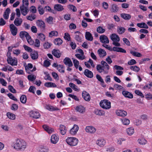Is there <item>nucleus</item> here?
Wrapping results in <instances>:
<instances>
[{
  "label": "nucleus",
  "mask_w": 152,
  "mask_h": 152,
  "mask_svg": "<svg viewBox=\"0 0 152 152\" xmlns=\"http://www.w3.org/2000/svg\"><path fill=\"white\" fill-rule=\"evenodd\" d=\"M100 64H98L96 66L97 71L99 73L103 72L104 74H107L108 72L109 66L104 61H101Z\"/></svg>",
  "instance_id": "f257e3e1"
},
{
  "label": "nucleus",
  "mask_w": 152,
  "mask_h": 152,
  "mask_svg": "<svg viewBox=\"0 0 152 152\" xmlns=\"http://www.w3.org/2000/svg\"><path fill=\"white\" fill-rule=\"evenodd\" d=\"M26 143L24 141L17 139L14 144V148L17 150H23L26 148Z\"/></svg>",
  "instance_id": "f03ea898"
},
{
  "label": "nucleus",
  "mask_w": 152,
  "mask_h": 152,
  "mask_svg": "<svg viewBox=\"0 0 152 152\" xmlns=\"http://www.w3.org/2000/svg\"><path fill=\"white\" fill-rule=\"evenodd\" d=\"M66 141L67 143L70 145L73 146L76 145L78 143V139L74 137H68L66 140Z\"/></svg>",
  "instance_id": "7ed1b4c3"
},
{
  "label": "nucleus",
  "mask_w": 152,
  "mask_h": 152,
  "mask_svg": "<svg viewBox=\"0 0 152 152\" xmlns=\"http://www.w3.org/2000/svg\"><path fill=\"white\" fill-rule=\"evenodd\" d=\"M100 106L105 109H108L111 107V103L107 99L101 101L100 103Z\"/></svg>",
  "instance_id": "20e7f679"
},
{
  "label": "nucleus",
  "mask_w": 152,
  "mask_h": 152,
  "mask_svg": "<svg viewBox=\"0 0 152 152\" xmlns=\"http://www.w3.org/2000/svg\"><path fill=\"white\" fill-rule=\"evenodd\" d=\"M36 23L37 26L41 29H45V22L42 20H37Z\"/></svg>",
  "instance_id": "39448f33"
},
{
  "label": "nucleus",
  "mask_w": 152,
  "mask_h": 152,
  "mask_svg": "<svg viewBox=\"0 0 152 152\" xmlns=\"http://www.w3.org/2000/svg\"><path fill=\"white\" fill-rule=\"evenodd\" d=\"M10 28L12 34L13 36L16 35L18 31L17 27L13 24H11L10 25Z\"/></svg>",
  "instance_id": "423d86ee"
},
{
  "label": "nucleus",
  "mask_w": 152,
  "mask_h": 152,
  "mask_svg": "<svg viewBox=\"0 0 152 152\" xmlns=\"http://www.w3.org/2000/svg\"><path fill=\"white\" fill-rule=\"evenodd\" d=\"M21 14L23 16H25L29 12V10L27 7H26L23 4L20 7Z\"/></svg>",
  "instance_id": "0eeeda50"
},
{
  "label": "nucleus",
  "mask_w": 152,
  "mask_h": 152,
  "mask_svg": "<svg viewBox=\"0 0 152 152\" xmlns=\"http://www.w3.org/2000/svg\"><path fill=\"white\" fill-rule=\"evenodd\" d=\"M83 98L86 101H89L91 99L90 95L88 93L85 91H83L82 93Z\"/></svg>",
  "instance_id": "6e6552de"
},
{
  "label": "nucleus",
  "mask_w": 152,
  "mask_h": 152,
  "mask_svg": "<svg viewBox=\"0 0 152 152\" xmlns=\"http://www.w3.org/2000/svg\"><path fill=\"white\" fill-rule=\"evenodd\" d=\"M110 38L113 42H119L120 40V38L119 36L115 34H112L110 36Z\"/></svg>",
  "instance_id": "1a4fd4ad"
},
{
  "label": "nucleus",
  "mask_w": 152,
  "mask_h": 152,
  "mask_svg": "<svg viewBox=\"0 0 152 152\" xmlns=\"http://www.w3.org/2000/svg\"><path fill=\"white\" fill-rule=\"evenodd\" d=\"M99 39L101 42L104 43H109V40L107 37L105 35H101Z\"/></svg>",
  "instance_id": "9d476101"
},
{
  "label": "nucleus",
  "mask_w": 152,
  "mask_h": 152,
  "mask_svg": "<svg viewBox=\"0 0 152 152\" xmlns=\"http://www.w3.org/2000/svg\"><path fill=\"white\" fill-rule=\"evenodd\" d=\"M64 64L68 66L72 67L73 66V64L71 59L69 58L66 57L64 60Z\"/></svg>",
  "instance_id": "9b49d317"
},
{
  "label": "nucleus",
  "mask_w": 152,
  "mask_h": 152,
  "mask_svg": "<svg viewBox=\"0 0 152 152\" xmlns=\"http://www.w3.org/2000/svg\"><path fill=\"white\" fill-rule=\"evenodd\" d=\"M78 129V126L77 125H74L73 127L70 130V133L72 135H75Z\"/></svg>",
  "instance_id": "f8f14e48"
},
{
  "label": "nucleus",
  "mask_w": 152,
  "mask_h": 152,
  "mask_svg": "<svg viewBox=\"0 0 152 152\" xmlns=\"http://www.w3.org/2000/svg\"><path fill=\"white\" fill-rule=\"evenodd\" d=\"M52 54L53 55L56 57L59 58L61 55L60 51L58 50L54 49L52 52Z\"/></svg>",
  "instance_id": "ddd939ff"
},
{
  "label": "nucleus",
  "mask_w": 152,
  "mask_h": 152,
  "mask_svg": "<svg viewBox=\"0 0 152 152\" xmlns=\"http://www.w3.org/2000/svg\"><path fill=\"white\" fill-rule=\"evenodd\" d=\"M84 73L88 77L92 78L93 77V72L88 69H86L84 72Z\"/></svg>",
  "instance_id": "4468645a"
},
{
  "label": "nucleus",
  "mask_w": 152,
  "mask_h": 152,
  "mask_svg": "<svg viewBox=\"0 0 152 152\" xmlns=\"http://www.w3.org/2000/svg\"><path fill=\"white\" fill-rule=\"evenodd\" d=\"M122 94L125 97L127 98L132 99L133 97V95L132 94L127 91H123Z\"/></svg>",
  "instance_id": "2eb2a0df"
},
{
  "label": "nucleus",
  "mask_w": 152,
  "mask_h": 152,
  "mask_svg": "<svg viewBox=\"0 0 152 152\" xmlns=\"http://www.w3.org/2000/svg\"><path fill=\"white\" fill-rule=\"evenodd\" d=\"M31 117L35 119L39 118L40 117V115L39 113L37 111H32L30 113Z\"/></svg>",
  "instance_id": "dca6fc26"
},
{
  "label": "nucleus",
  "mask_w": 152,
  "mask_h": 152,
  "mask_svg": "<svg viewBox=\"0 0 152 152\" xmlns=\"http://www.w3.org/2000/svg\"><path fill=\"white\" fill-rule=\"evenodd\" d=\"M86 130L87 132L94 133L96 131V129L92 126H87L86 128Z\"/></svg>",
  "instance_id": "f3484780"
},
{
  "label": "nucleus",
  "mask_w": 152,
  "mask_h": 152,
  "mask_svg": "<svg viewBox=\"0 0 152 152\" xmlns=\"http://www.w3.org/2000/svg\"><path fill=\"white\" fill-rule=\"evenodd\" d=\"M106 141L103 139H99L96 142V144L100 147H103Z\"/></svg>",
  "instance_id": "a211bd4d"
},
{
  "label": "nucleus",
  "mask_w": 152,
  "mask_h": 152,
  "mask_svg": "<svg viewBox=\"0 0 152 152\" xmlns=\"http://www.w3.org/2000/svg\"><path fill=\"white\" fill-rule=\"evenodd\" d=\"M59 140L58 137L55 134H53L51 136V143L55 144L57 143Z\"/></svg>",
  "instance_id": "6ab92c4d"
},
{
  "label": "nucleus",
  "mask_w": 152,
  "mask_h": 152,
  "mask_svg": "<svg viewBox=\"0 0 152 152\" xmlns=\"http://www.w3.org/2000/svg\"><path fill=\"white\" fill-rule=\"evenodd\" d=\"M42 127L45 131H47L49 134H51L54 131L53 129L50 127L46 125H43Z\"/></svg>",
  "instance_id": "aec40b11"
},
{
  "label": "nucleus",
  "mask_w": 152,
  "mask_h": 152,
  "mask_svg": "<svg viewBox=\"0 0 152 152\" xmlns=\"http://www.w3.org/2000/svg\"><path fill=\"white\" fill-rule=\"evenodd\" d=\"M31 58L34 60L37 59L38 57V55L37 51L34 50L31 52L30 54Z\"/></svg>",
  "instance_id": "412c9836"
},
{
  "label": "nucleus",
  "mask_w": 152,
  "mask_h": 152,
  "mask_svg": "<svg viewBox=\"0 0 152 152\" xmlns=\"http://www.w3.org/2000/svg\"><path fill=\"white\" fill-rule=\"evenodd\" d=\"M10 61H7L8 64H9L12 66H16L17 64V59L14 58H12V59L10 60Z\"/></svg>",
  "instance_id": "4be33fe9"
},
{
  "label": "nucleus",
  "mask_w": 152,
  "mask_h": 152,
  "mask_svg": "<svg viewBox=\"0 0 152 152\" xmlns=\"http://www.w3.org/2000/svg\"><path fill=\"white\" fill-rule=\"evenodd\" d=\"M54 9L56 11H61L64 10V8L60 4H56L54 6Z\"/></svg>",
  "instance_id": "5701e85b"
},
{
  "label": "nucleus",
  "mask_w": 152,
  "mask_h": 152,
  "mask_svg": "<svg viewBox=\"0 0 152 152\" xmlns=\"http://www.w3.org/2000/svg\"><path fill=\"white\" fill-rule=\"evenodd\" d=\"M126 30L124 28L119 26H118L117 29V32L119 34H121L124 33Z\"/></svg>",
  "instance_id": "b1692460"
},
{
  "label": "nucleus",
  "mask_w": 152,
  "mask_h": 152,
  "mask_svg": "<svg viewBox=\"0 0 152 152\" xmlns=\"http://www.w3.org/2000/svg\"><path fill=\"white\" fill-rule=\"evenodd\" d=\"M59 129L60 130V133L61 134L64 135L66 134V129L65 126L62 125H61L60 126Z\"/></svg>",
  "instance_id": "393cba45"
},
{
  "label": "nucleus",
  "mask_w": 152,
  "mask_h": 152,
  "mask_svg": "<svg viewBox=\"0 0 152 152\" xmlns=\"http://www.w3.org/2000/svg\"><path fill=\"white\" fill-rule=\"evenodd\" d=\"M113 51H114L120 52L124 53H126V50L122 48L115 47L113 48Z\"/></svg>",
  "instance_id": "a878e982"
},
{
  "label": "nucleus",
  "mask_w": 152,
  "mask_h": 152,
  "mask_svg": "<svg viewBox=\"0 0 152 152\" xmlns=\"http://www.w3.org/2000/svg\"><path fill=\"white\" fill-rule=\"evenodd\" d=\"M117 115L121 116H125L127 115V113L125 111L122 110H118L116 112Z\"/></svg>",
  "instance_id": "bb28decb"
},
{
  "label": "nucleus",
  "mask_w": 152,
  "mask_h": 152,
  "mask_svg": "<svg viewBox=\"0 0 152 152\" xmlns=\"http://www.w3.org/2000/svg\"><path fill=\"white\" fill-rule=\"evenodd\" d=\"M23 22L21 18H16L14 21V23L17 26H19L21 25Z\"/></svg>",
  "instance_id": "cd10ccee"
},
{
  "label": "nucleus",
  "mask_w": 152,
  "mask_h": 152,
  "mask_svg": "<svg viewBox=\"0 0 152 152\" xmlns=\"http://www.w3.org/2000/svg\"><path fill=\"white\" fill-rule=\"evenodd\" d=\"M98 52L100 57H103L106 56L107 53L105 50L100 48L98 50Z\"/></svg>",
  "instance_id": "c85d7f7f"
},
{
  "label": "nucleus",
  "mask_w": 152,
  "mask_h": 152,
  "mask_svg": "<svg viewBox=\"0 0 152 152\" xmlns=\"http://www.w3.org/2000/svg\"><path fill=\"white\" fill-rule=\"evenodd\" d=\"M85 37L88 40L91 41L93 39V37L91 33L89 32H86Z\"/></svg>",
  "instance_id": "c756f323"
},
{
  "label": "nucleus",
  "mask_w": 152,
  "mask_h": 152,
  "mask_svg": "<svg viewBox=\"0 0 152 152\" xmlns=\"http://www.w3.org/2000/svg\"><path fill=\"white\" fill-rule=\"evenodd\" d=\"M121 17L126 20H129L131 18V15L129 14L122 13L121 14Z\"/></svg>",
  "instance_id": "7c9ffc66"
},
{
  "label": "nucleus",
  "mask_w": 152,
  "mask_h": 152,
  "mask_svg": "<svg viewBox=\"0 0 152 152\" xmlns=\"http://www.w3.org/2000/svg\"><path fill=\"white\" fill-rule=\"evenodd\" d=\"M44 86L48 87H53L55 88L57 87L56 85L53 83L52 82H46L44 84Z\"/></svg>",
  "instance_id": "2f4dec72"
},
{
  "label": "nucleus",
  "mask_w": 152,
  "mask_h": 152,
  "mask_svg": "<svg viewBox=\"0 0 152 152\" xmlns=\"http://www.w3.org/2000/svg\"><path fill=\"white\" fill-rule=\"evenodd\" d=\"M75 110L77 111L80 113H83L85 111V108L82 105H79L77 106Z\"/></svg>",
  "instance_id": "473e14b6"
},
{
  "label": "nucleus",
  "mask_w": 152,
  "mask_h": 152,
  "mask_svg": "<svg viewBox=\"0 0 152 152\" xmlns=\"http://www.w3.org/2000/svg\"><path fill=\"white\" fill-rule=\"evenodd\" d=\"M46 108L47 109L50 111L57 110H58V109L56 107H54L53 106L50 105H47L46 106Z\"/></svg>",
  "instance_id": "72a5a7b5"
},
{
  "label": "nucleus",
  "mask_w": 152,
  "mask_h": 152,
  "mask_svg": "<svg viewBox=\"0 0 152 152\" xmlns=\"http://www.w3.org/2000/svg\"><path fill=\"white\" fill-rule=\"evenodd\" d=\"M137 26L140 28H144L146 29L148 28L147 25L144 22L138 23L137 24Z\"/></svg>",
  "instance_id": "f704fd0d"
},
{
  "label": "nucleus",
  "mask_w": 152,
  "mask_h": 152,
  "mask_svg": "<svg viewBox=\"0 0 152 152\" xmlns=\"http://www.w3.org/2000/svg\"><path fill=\"white\" fill-rule=\"evenodd\" d=\"M49 148L46 146H42L40 147L39 150L40 152H49Z\"/></svg>",
  "instance_id": "c9c22d12"
},
{
  "label": "nucleus",
  "mask_w": 152,
  "mask_h": 152,
  "mask_svg": "<svg viewBox=\"0 0 152 152\" xmlns=\"http://www.w3.org/2000/svg\"><path fill=\"white\" fill-rule=\"evenodd\" d=\"M7 117L10 119L14 120L15 118V115L10 112L7 113Z\"/></svg>",
  "instance_id": "e433bc0d"
},
{
  "label": "nucleus",
  "mask_w": 152,
  "mask_h": 152,
  "mask_svg": "<svg viewBox=\"0 0 152 152\" xmlns=\"http://www.w3.org/2000/svg\"><path fill=\"white\" fill-rule=\"evenodd\" d=\"M63 42L62 40L60 38H57L55 39L54 41V42L56 45H61Z\"/></svg>",
  "instance_id": "4c0bfd02"
},
{
  "label": "nucleus",
  "mask_w": 152,
  "mask_h": 152,
  "mask_svg": "<svg viewBox=\"0 0 152 152\" xmlns=\"http://www.w3.org/2000/svg\"><path fill=\"white\" fill-rule=\"evenodd\" d=\"M95 114L98 115H103L104 114V112L102 110L99 109H96L95 110Z\"/></svg>",
  "instance_id": "58836bf2"
},
{
  "label": "nucleus",
  "mask_w": 152,
  "mask_h": 152,
  "mask_svg": "<svg viewBox=\"0 0 152 152\" xmlns=\"http://www.w3.org/2000/svg\"><path fill=\"white\" fill-rule=\"evenodd\" d=\"M130 52L133 56L137 57H140L142 56L141 54L139 53L136 52L132 50L130 51Z\"/></svg>",
  "instance_id": "ea45409f"
},
{
  "label": "nucleus",
  "mask_w": 152,
  "mask_h": 152,
  "mask_svg": "<svg viewBox=\"0 0 152 152\" xmlns=\"http://www.w3.org/2000/svg\"><path fill=\"white\" fill-rule=\"evenodd\" d=\"M111 9L112 11L114 12H117L119 10L118 7L115 4H113L112 5Z\"/></svg>",
  "instance_id": "a19ab883"
},
{
  "label": "nucleus",
  "mask_w": 152,
  "mask_h": 152,
  "mask_svg": "<svg viewBox=\"0 0 152 152\" xmlns=\"http://www.w3.org/2000/svg\"><path fill=\"white\" fill-rule=\"evenodd\" d=\"M57 69L61 73H64V67L62 65H59Z\"/></svg>",
  "instance_id": "79ce46f5"
},
{
  "label": "nucleus",
  "mask_w": 152,
  "mask_h": 152,
  "mask_svg": "<svg viewBox=\"0 0 152 152\" xmlns=\"http://www.w3.org/2000/svg\"><path fill=\"white\" fill-rule=\"evenodd\" d=\"M138 142L140 144L142 145L145 144L147 142L146 140L143 138L138 139Z\"/></svg>",
  "instance_id": "37998d69"
},
{
  "label": "nucleus",
  "mask_w": 152,
  "mask_h": 152,
  "mask_svg": "<svg viewBox=\"0 0 152 152\" xmlns=\"http://www.w3.org/2000/svg\"><path fill=\"white\" fill-rule=\"evenodd\" d=\"M126 132L129 135H132L134 132V130L133 128L130 127L126 129Z\"/></svg>",
  "instance_id": "c03bdc74"
},
{
  "label": "nucleus",
  "mask_w": 152,
  "mask_h": 152,
  "mask_svg": "<svg viewBox=\"0 0 152 152\" xmlns=\"http://www.w3.org/2000/svg\"><path fill=\"white\" fill-rule=\"evenodd\" d=\"M20 100L21 102L23 103H26V97L25 95H22L20 98Z\"/></svg>",
  "instance_id": "a18cd8bd"
},
{
  "label": "nucleus",
  "mask_w": 152,
  "mask_h": 152,
  "mask_svg": "<svg viewBox=\"0 0 152 152\" xmlns=\"http://www.w3.org/2000/svg\"><path fill=\"white\" fill-rule=\"evenodd\" d=\"M28 33L26 31H21L20 32L19 34V36L20 38H23L26 37L27 35H28Z\"/></svg>",
  "instance_id": "49530a36"
},
{
  "label": "nucleus",
  "mask_w": 152,
  "mask_h": 152,
  "mask_svg": "<svg viewBox=\"0 0 152 152\" xmlns=\"http://www.w3.org/2000/svg\"><path fill=\"white\" fill-rule=\"evenodd\" d=\"M97 31L99 33L102 34L104 33L105 30L101 26H99L96 29Z\"/></svg>",
  "instance_id": "de8ad7c7"
},
{
  "label": "nucleus",
  "mask_w": 152,
  "mask_h": 152,
  "mask_svg": "<svg viewBox=\"0 0 152 152\" xmlns=\"http://www.w3.org/2000/svg\"><path fill=\"white\" fill-rule=\"evenodd\" d=\"M58 34V33L57 31H52L49 33V36L50 37H52L54 36H57Z\"/></svg>",
  "instance_id": "09e8293b"
},
{
  "label": "nucleus",
  "mask_w": 152,
  "mask_h": 152,
  "mask_svg": "<svg viewBox=\"0 0 152 152\" xmlns=\"http://www.w3.org/2000/svg\"><path fill=\"white\" fill-rule=\"evenodd\" d=\"M69 86L73 89L76 91H78L79 89L77 88V87L74 83H70L69 84Z\"/></svg>",
  "instance_id": "8fccbe9b"
},
{
  "label": "nucleus",
  "mask_w": 152,
  "mask_h": 152,
  "mask_svg": "<svg viewBox=\"0 0 152 152\" xmlns=\"http://www.w3.org/2000/svg\"><path fill=\"white\" fill-rule=\"evenodd\" d=\"M130 69L135 72H138L140 70V68L137 66H132L130 67Z\"/></svg>",
  "instance_id": "3c124183"
},
{
  "label": "nucleus",
  "mask_w": 152,
  "mask_h": 152,
  "mask_svg": "<svg viewBox=\"0 0 152 152\" xmlns=\"http://www.w3.org/2000/svg\"><path fill=\"white\" fill-rule=\"evenodd\" d=\"M38 36H39V38L42 41H44L45 40V35L42 33L38 34Z\"/></svg>",
  "instance_id": "603ef678"
},
{
  "label": "nucleus",
  "mask_w": 152,
  "mask_h": 152,
  "mask_svg": "<svg viewBox=\"0 0 152 152\" xmlns=\"http://www.w3.org/2000/svg\"><path fill=\"white\" fill-rule=\"evenodd\" d=\"M75 67L76 69H77L78 68V65L79 64V62L77 59H75L73 58H72Z\"/></svg>",
  "instance_id": "864d4df0"
},
{
  "label": "nucleus",
  "mask_w": 152,
  "mask_h": 152,
  "mask_svg": "<svg viewBox=\"0 0 152 152\" xmlns=\"http://www.w3.org/2000/svg\"><path fill=\"white\" fill-rule=\"evenodd\" d=\"M122 122L123 124L125 125H128L130 123L129 120L128 119L125 118H123L122 119Z\"/></svg>",
  "instance_id": "5fc2aeb1"
},
{
  "label": "nucleus",
  "mask_w": 152,
  "mask_h": 152,
  "mask_svg": "<svg viewBox=\"0 0 152 152\" xmlns=\"http://www.w3.org/2000/svg\"><path fill=\"white\" fill-rule=\"evenodd\" d=\"M36 18V15L31 14L28 16L26 17L27 19L28 20L32 21L35 19Z\"/></svg>",
  "instance_id": "6e6d98bb"
},
{
  "label": "nucleus",
  "mask_w": 152,
  "mask_h": 152,
  "mask_svg": "<svg viewBox=\"0 0 152 152\" xmlns=\"http://www.w3.org/2000/svg\"><path fill=\"white\" fill-rule=\"evenodd\" d=\"M38 10L40 15H42L44 14V9L41 6L38 7Z\"/></svg>",
  "instance_id": "4d7b16f0"
},
{
  "label": "nucleus",
  "mask_w": 152,
  "mask_h": 152,
  "mask_svg": "<svg viewBox=\"0 0 152 152\" xmlns=\"http://www.w3.org/2000/svg\"><path fill=\"white\" fill-rule=\"evenodd\" d=\"M82 35H78L77 34H75V39L77 41L79 42H81V36Z\"/></svg>",
  "instance_id": "13d9d810"
},
{
  "label": "nucleus",
  "mask_w": 152,
  "mask_h": 152,
  "mask_svg": "<svg viewBox=\"0 0 152 152\" xmlns=\"http://www.w3.org/2000/svg\"><path fill=\"white\" fill-rule=\"evenodd\" d=\"M23 47L24 48L25 50L28 52H31L32 51V49L31 48L26 45H23Z\"/></svg>",
  "instance_id": "bf43d9fd"
},
{
  "label": "nucleus",
  "mask_w": 152,
  "mask_h": 152,
  "mask_svg": "<svg viewBox=\"0 0 152 152\" xmlns=\"http://www.w3.org/2000/svg\"><path fill=\"white\" fill-rule=\"evenodd\" d=\"M135 93L139 96H140L142 98H144V96L143 94L139 90H136L134 91Z\"/></svg>",
  "instance_id": "052dcab7"
},
{
  "label": "nucleus",
  "mask_w": 152,
  "mask_h": 152,
  "mask_svg": "<svg viewBox=\"0 0 152 152\" xmlns=\"http://www.w3.org/2000/svg\"><path fill=\"white\" fill-rule=\"evenodd\" d=\"M18 108V106L17 104H13L12 105L11 109V110L14 111H16Z\"/></svg>",
  "instance_id": "680f3d73"
},
{
  "label": "nucleus",
  "mask_w": 152,
  "mask_h": 152,
  "mask_svg": "<svg viewBox=\"0 0 152 152\" xmlns=\"http://www.w3.org/2000/svg\"><path fill=\"white\" fill-rule=\"evenodd\" d=\"M8 88L11 92L13 93H15L16 92V91L15 89L13 87L9 85L8 86Z\"/></svg>",
  "instance_id": "e2e57ef3"
},
{
  "label": "nucleus",
  "mask_w": 152,
  "mask_h": 152,
  "mask_svg": "<svg viewBox=\"0 0 152 152\" xmlns=\"http://www.w3.org/2000/svg\"><path fill=\"white\" fill-rule=\"evenodd\" d=\"M36 88L33 86H31L30 87L28 91L32 93L33 94H35L34 91L36 90Z\"/></svg>",
  "instance_id": "0e129e2a"
},
{
  "label": "nucleus",
  "mask_w": 152,
  "mask_h": 152,
  "mask_svg": "<svg viewBox=\"0 0 152 152\" xmlns=\"http://www.w3.org/2000/svg\"><path fill=\"white\" fill-rule=\"evenodd\" d=\"M7 96L10 99L15 101H18L17 99L11 93H9L8 94Z\"/></svg>",
  "instance_id": "69168bd1"
},
{
  "label": "nucleus",
  "mask_w": 152,
  "mask_h": 152,
  "mask_svg": "<svg viewBox=\"0 0 152 152\" xmlns=\"http://www.w3.org/2000/svg\"><path fill=\"white\" fill-rule=\"evenodd\" d=\"M96 78L97 80L101 83H104V82L103 79L98 74L96 75Z\"/></svg>",
  "instance_id": "338daca9"
},
{
  "label": "nucleus",
  "mask_w": 152,
  "mask_h": 152,
  "mask_svg": "<svg viewBox=\"0 0 152 152\" xmlns=\"http://www.w3.org/2000/svg\"><path fill=\"white\" fill-rule=\"evenodd\" d=\"M64 37L66 40H67L68 41H70V36L69 34L67 33H65Z\"/></svg>",
  "instance_id": "774afa93"
}]
</instances>
